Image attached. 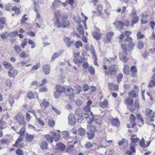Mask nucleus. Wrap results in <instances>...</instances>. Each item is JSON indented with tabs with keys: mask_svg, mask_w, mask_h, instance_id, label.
I'll return each mask as SVG.
<instances>
[{
	"mask_svg": "<svg viewBox=\"0 0 155 155\" xmlns=\"http://www.w3.org/2000/svg\"><path fill=\"white\" fill-rule=\"evenodd\" d=\"M125 34L122 33L119 36V41L120 42H127V43H122L121 44V47L126 52H130L134 47L135 44L133 42V39L131 37L124 38Z\"/></svg>",
	"mask_w": 155,
	"mask_h": 155,
	"instance_id": "obj_1",
	"label": "nucleus"
},
{
	"mask_svg": "<svg viewBox=\"0 0 155 155\" xmlns=\"http://www.w3.org/2000/svg\"><path fill=\"white\" fill-rule=\"evenodd\" d=\"M131 142L130 144V149L133 153L135 152V147L137 146L136 143H137L139 140V139L137 137H135V136L132 135L130 138Z\"/></svg>",
	"mask_w": 155,
	"mask_h": 155,
	"instance_id": "obj_2",
	"label": "nucleus"
},
{
	"mask_svg": "<svg viewBox=\"0 0 155 155\" xmlns=\"http://www.w3.org/2000/svg\"><path fill=\"white\" fill-rule=\"evenodd\" d=\"M15 118L17 122L20 125L22 126L26 125V124L25 120V117L22 114H18L15 116Z\"/></svg>",
	"mask_w": 155,
	"mask_h": 155,
	"instance_id": "obj_3",
	"label": "nucleus"
},
{
	"mask_svg": "<svg viewBox=\"0 0 155 155\" xmlns=\"http://www.w3.org/2000/svg\"><path fill=\"white\" fill-rule=\"evenodd\" d=\"M130 16H132V23L131 24L132 26L133 27L134 25L137 23L139 20V18L137 15V12L136 11L134 10H132L131 13L130 14Z\"/></svg>",
	"mask_w": 155,
	"mask_h": 155,
	"instance_id": "obj_4",
	"label": "nucleus"
},
{
	"mask_svg": "<svg viewBox=\"0 0 155 155\" xmlns=\"http://www.w3.org/2000/svg\"><path fill=\"white\" fill-rule=\"evenodd\" d=\"M139 107V104L137 100L135 101L134 105H133L129 108V110L133 113H136L138 111Z\"/></svg>",
	"mask_w": 155,
	"mask_h": 155,
	"instance_id": "obj_5",
	"label": "nucleus"
},
{
	"mask_svg": "<svg viewBox=\"0 0 155 155\" xmlns=\"http://www.w3.org/2000/svg\"><path fill=\"white\" fill-rule=\"evenodd\" d=\"M117 66L116 64H112L108 67L110 74L111 75H115L117 71Z\"/></svg>",
	"mask_w": 155,
	"mask_h": 155,
	"instance_id": "obj_6",
	"label": "nucleus"
},
{
	"mask_svg": "<svg viewBox=\"0 0 155 155\" xmlns=\"http://www.w3.org/2000/svg\"><path fill=\"white\" fill-rule=\"evenodd\" d=\"M54 15L56 18L54 25L57 27H60V18L61 13L59 11H57L55 12Z\"/></svg>",
	"mask_w": 155,
	"mask_h": 155,
	"instance_id": "obj_7",
	"label": "nucleus"
},
{
	"mask_svg": "<svg viewBox=\"0 0 155 155\" xmlns=\"http://www.w3.org/2000/svg\"><path fill=\"white\" fill-rule=\"evenodd\" d=\"M61 21L60 23V27L63 28L67 27L69 25V23L66 18L64 16H62Z\"/></svg>",
	"mask_w": 155,
	"mask_h": 155,
	"instance_id": "obj_8",
	"label": "nucleus"
},
{
	"mask_svg": "<svg viewBox=\"0 0 155 155\" xmlns=\"http://www.w3.org/2000/svg\"><path fill=\"white\" fill-rule=\"evenodd\" d=\"M123 50L124 52L121 51L119 53V58L121 60L126 62L128 60V58L126 57L125 54H127L128 52L129 53L130 52H126L124 50Z\"/></svg>",
	"mask_w": 155,
	"mask_h": 155,
	"instance_id": "obj_9",
	"label": "nucleus"
},
{
	"mask_svg": "<svg viewBox=\"0 0 155 155\" xmlns=\"http://www.w3.org/2000/svg\"><path fill=\"white\" fill-rule=\"evenodd\" d=\"M74 117V114H70L68 116V123L71 125H74L75 124L76 120Z\"/></svg>",
	"mask_w": 155,
	"mask_h": 155,
	"instance_id": "obj_10",
	"label": "nucleus"
},
{
	"mask_svg": "<svg viewBox=\"0 0 155 155\" xmlns=\"http://www.w3.org/2000/svg\"><path fill=\"white\" fill-rule=\"evenodd\" d=\"M85 48L87 50L90 51L93 55L95 56V49L92 45H90L89 43L86 44L85 46Z\"/></svg>",
	"mask_w": 155,
	"mask_h": 155,
	"instance_id": "obj_11",
	"label": "nucleus"
},
{
	"mask_svg": "<svg viewBox=\"0 0 155 155\" xmlns=\"http://www.w3.org/2000/svg\"><path fill=\"white\" fill-rule=\"evenodd\" d=\"M8 74L10 77H13L17 75V72L13 67H12L9 70H8Z\"/></svg>",
	"mask_w": 155,
	"mask_h": 155,
	"instance_id": "obj_12",
	"label": "nucleus"
},
{
	"mask_svg": "<svg viewBox=\"0 0 155 155\" xmlns=\"http://www.w3.org/2000/svg\"><path fill=\"white\" fill-rule=\"evenodd\" d=\"M55 148L61 151H64L65 150V146L63 143L58 142L56 143L55 145Z\"/></svg>",
	"mask_w": 155,
	"mask_h": 155,
	"instance_id": "obj_13",
	"label": "nucleus"
},
{
	"mask_svg": "<svg viewBox=\"0 0 155 155\" xmlns=\"http://www.w3.org/2000/svg\"><path fill=\"white\" fill-rule=\"evenodd\" d=\"M116 28L122 30L124 27V23L119 21H116L114 23Z\"/></svg>",
	"mask_w": 155,
	"mask_h": 155,
	"instance_id": "obj_14",
	"label": "nucleus"
},
{
	"mask_svg": "<svg viewBox=\"0 0 155 155\" xmlns=\"http://www.w3.org/2000/svg\"><path fill=\"white\" fill-rule=\"evenodd\" d=\"M43 70L45 75H48L50 72V67L49 64H45L43 67Z\"/></svg>",
	"mask_w": 155,
	"mask_h": 155,
	"instance_id": "obj_15",
	"label": "nucleus"
},
{
	"mask_svg": "<svg viewBox=\"0 0 155 155\" xmlns=\"http://www.w3.org/2000/svg\"><path fill=\"white\" fill-rule=\"evenodd\" d=\"M130 71L132 72L131 76L134 78L136 77L137 70L136 67L134 65L132 66L130 68Z\"/></svg>",
	"mask_w": 155,
	"mask_h": 155,
	"instance_id": "obj_16",
	"label": "nucleus"
},
{
	"mask_svg": "<svg viewBox=\"0 0 155 155\" xmlns=\"http://www.w3.org/2000/svg\"><path fill=\"white\" fill-rule=\"evenodd\" d=\"M73 93V89L70 87L67 89V90L65 92V94L66 96H69L71 97H73L74 96Z\"/></svg>",
	"mask_w": 155,
	"mask_h": 155,
	"instance_id": "obj_17",
	"label": "nucleus"
},
{
	"mask_svg": "<svg viewBox=\"0 0 155 155\" xmlns=\"http://www.w3.org/2000/svg\"><path fill=\"white\" fill-rule=\"evenodd\" d=\"M75 114L78 117H82L83 116V113L82 110L81 108L77 109L75 111ZM83 118L81 117V120H83Z\"/></svg>",
	"mask_w": 155,
	"mask_h": 155,
	"instance_id": "obj_18",
	"label": "nucleus"
},
{
	"mask_svg": "<svg viewBox=\"0 0 155 155\" xmlns=\"http://www.w3.org/2000/svg\"><path fill=\"white\" fill-rule=\"evenodd\" d=\"M64 50H60L58 52H56L54 53L53 55H52L51 58V61H53L55 59H56L60 55H61V54L62 53L64 52Z\"/></svg>",
	"mask_w": 155,
	"mask_h": 155,
	"instance_id": "obj_19",
	"label": "nucleus"
},
{
	"mask_svg": "<svg viewBox=\"0 0 155 155\" xmlns=\"http://www.w3.org/2000/svg\"><path fill=\"white\" fill-rule=\"evenodd\" d=\"M112 125L114 126L119 127L120 125V123L118 120L117 119H113L111 121Z\"/></svg>",
	"mask_w": 155,
	"mask_h": 155,
	"instance_id": "obj_20",
	"label": "nucleus"
},
{
	"mask_svg": "<svg viewBox=\"0 0 155 155\" xmlns=\"http://www.w3.org/2000/svg\"><path fill=\"white\" fill-rule=\"evenodd\" d=\"M56 90L57 91H58L61 94H62L65 91V88L64 87L59 84H58L56 85Z\"/></svg>",
	"mask_w": 155,
	"mask_h": 155,
	"instance_id": "obj_21",
	"label": "nucleus"
},
{
	"mask_svg": "<svg viewBox=\"0 0 155 155\" xmlns=\"http://www.w3.org/2000/svg\"><path fill=\"white\" fill-rule=\"evenodd\" d=\"M44 137L48 142L52 143L53 142V137L51 135L47 134L44 136Z\"/></svg>",
	"mask_w": 155,
	"mask_h": 155,
	"instance_id": "obj_22",
	"label": "nucleus"
},
{
	"mask_svg": "<svg viewBox=\"0 0 155 155\" xmlns=\"http://www.w3.org/2000/svg\"><path fill=\"white\" fill-rule=\"evenodd\" d=\"M136 120L135 117L133 114H131L130 117V125L131 124V126L132 127H134L135 124V121Z\"/></svg>",
	"mask_w": 155,
	"mask_h": 155,
	"instance_id": "obj_23",
	"label": "nucleus"
},
{
	"mask_svg": "<svg viewBox=\"0 0 155 155\" xmlns=\"http://www.w3.org/2000/svg\"><path fill=\"white\" fill-rule=\"evenodd\" d=\"M90 120L91 121H94L95 123L98 124L100 125L101 124V120L96 118V116L92 117L89 118Z\"/></svg>",
	"mask_w": 155,
	"mask_h": 155,
	"instance_id": "obj_24",
	"label": "nucleus"
},
{
	"mask_svg": "<svg viewBox=\"0 0 155 155\" xmlns=\"http://www.w3.org/2000/svg\"><path fill=\"white\" fill-rule=\"evenodd\" d=\"M48 143L45 141H43L40 144V147L43 150H47L48 148Z\"/></svg>",
	"mask_w": 155,
	"mask_h": 155,
	"instance_id": "obj_25",
	"label": "nucleus"
},
{
	"mask_svg": "<svg viewBox=\"0 0 155 155\" xmlns=\"http://www.w3.org/2000/svg\"><path fill=\"white\" fill-rule=\"evenodd\" d=\"M92 35L97 40L99 39L101 36V35L100 33L96 31L92 33Z\"/></svg>",
	"mask_w": 155,
	"mask_h": 155,
	"instance_id": "obj_26",
	"label": "nucleus"
},
{
	"mask_svg": "<svg viewBox=\"0 0 155 155\" xmlns=\"http://www.w3.org/2000/svg\"><path fill=\"white\" fill-rule=\"evenodd\" d=\"M3 65L5 68L8 70H9L13 67L11 64L6 61L3 62Z\"/></svg>",
	"mask_w": 155,
	"mask_h": 155,
	"instance_id": "obj_27",
	"label": "nucleus"
},
{
	"mask_svg": "<svg viewBox=\"0 0 155 155\" xmlns=\"http://www.w3.org/2000/svg\"><path fill=\"white\" fill-rule=\"evenodd\" d=\"M123 70L124 73L128 75L129 74L130 72L129 67L128 65H124Z\"/></svg>",
	"mask_w": 155,
	"mask_h": 155,
	"instance_id": "obj_28",
	"label": "nucleus"
},
{
	"mask_svg": "<svg viewBox=\"0 0 155 155\" xmlns=\"http://www.w3.org/2000/svg\"><path fill=\"white\" fill-rule=\"evenodd\" d=\"M133 102V100L130 97L127 98L124 101L125 104L128 105L131 104Z\"/></svg>",
	"mask_w": 155,
	"mask_h": 155,
	"instance_id": "obj_29",
	"label": "nucleus"
},
{
	"mask_svg": "<svg viewBox=\"0 0 155 155\" xmlns=\"http://www.w3.org/2000/svg\"><path fill=\"white\" fill-rule=\"evenodd\" d=\"M77 28L80 33L82 35H83L84 34V31L82 26L80 24L78 25Z\"/></svg>",
	"mask_w": 155,
	"mask_h": 155,
	"instance_id": "obj_30",
	"label": "nucleus"
},
{
	"mask_svg": "<svg viewBox=\"0 0 155 155\" xmlns=\"http://www.w3.org/2000/svg\"><path fill=\"white\" fill-rule=\"evenodd\" d=\"M74 90L76 91L75 94H78L81 91V87L80 85H77L74 86Z\"/></svg>",
	"mask_w": 155,
	"mask_h": 155,
	"instance_id": "obj_31",
	"label": "nucleus"
},
{
	"mask_svg": "<svg viewBox=\"0 0 155 155\" xmlns=\"http://www.w3.org/2000/svg\"><path fill=\"white\" fill-rule=\"evenodd\" d=\"M152 112L153 110H152L150 109L149 108H147L145 110V114L147 116L149 117L151 116V113Z\"/></svg>",
	"mask_w": 155,
	"mask_h": 155,
	"instance_id": "obj_32",
	"label": "nucleus"
},
{
	"mask_svg": "<svg viewBox=\"0 0 155 155\" xmlns=\"http://www.w3.org/2000/svg\"><path fill=\"white\" fill-rule=\"evenodd\" d=\"M27 97L28 98L30 99H33L35 98V95L33 92L31 91H30L27 93Z\"/></svg>",
	"mask_w": 155,
	"mask_h": 155,
	"instance_id": "obj_33",
	"label": "nucleus"
},
{
	"mask_svg": "<svg viewBox=\"0 0 155 155\" xmlns=\"http://www.w3.org/2000/svg\"><path fill=\"white\" fill-rule=\"evenodd\" d=\"M14 51L17 54H19L21 51V47L17 45H15L14 47Z\"/></svg>",
	"mask_w": 155,
	"mask_h": 155,
	"instance_id": "obj_34",
	"label": "nucleus"
},
{
	"mask_svg": "<svg viewBox=\"0 0 155 155\" xmlns=\"http://www.w3.org/2000/svg\"><path fill=\"white\" fill-rule=\"evenodd\" d=\"M79 134L81 136H83L85 134V129L80 127L78 129Z\"/></svg>",
	"mask_w": 155,
	"mask_h": 155,
	"instance_id": "obj_35",
	"label": "nucleus"
},
{
	"mask_svg": "<svg viewBox=\"0 0 155 155\" xmlns=\"http://www.w3.org/2000/svg\"><path fill=\"white\" fill-rule=\"evenodd\" d=\"M28 43L29 44L31 45H32L31 47V48L32 49L34 48L36 46L35 43L33 41L30 39H28Z\"/></svg>",
	"mask_w": 155,
	"mask_h": 155,
	"instance_id": "obj_36",
	"label": "nucleus"
},
{
	"mask_svg": "<svg viewBox=\"0 0 155 155\" xmlns=\"http://www.w3.org/2000/svg\"><path fill=\"white\" fill-rule=\"evenodd\" d=\"M108 104V101L106 100H104V101L101 102L100 104V106L102 108H104Z\"/></svg>",
	"mask_w": 155,
	"mask_h": 155,
	"instance_id": "obj_37",
	"label": "nucleus"
},
{
	"mask_svg": "<svg viewBox=\"0 0 155 155\" xmlns=\"http://www.w3.org/2000/svg\"><path fill=\"white\" fill-rule=\"evenodd\" d=\"M40 104L41 106H44L45 108L49 105V102L48 101H46L45 100H43L42 102Z\"/></svg>",
	"mask_w": 155,
	"mask_h": 155,
	"instance_id": "obj_38",
	"label": "nucleus"
},
{
	"mask_svg": "<svg viewBox=\"0 0 155 155\" xmlns=\"http://www.w3.org/2000/svg\"><path fill=\"white\" fill-rule=\"evenodd\" d=\"M18 33V31H13L12 32H9L8 34V36L11 37H15L16 35H17Z\"/></svg>",
	"mask_w": 155,
	"mask_h": 155,
	"instance_id": "obj_39",
	"label": "nucleus"
},
{
	"mask_svg": "<svg viewBox=\"0 0 155 155\" xmlns=\"http://www.w3.org/2000/svg\"><path fill=\"white\" fill-rule=\"evenodd\" d=\"M137 46L140 49H142L144 46L143 42L140 41H139L137 44Z\"/></svg>",
	"mask_w": 155,
	"mask_h": 155,
	"instance_id": "obj_40",
	"label": "nucleus"
},
{
	"mask_svg": "<svg viewBox=\"0 0 155 155\" xmlns=\"http://www.w3.org/2000/svg\"><path fill=\"white\" fill-rule=\"evenodd\" d=\"M53 140H54L55 142H57L58 141L60 138V135L58 134H57L53 137Z\"/></svg>",
	"mask_w": 155,
	"mask_h": 155,
	"instance_id": "obj_41",
	"label": "nucleus"
},
{
	"mask_svg": "<svg viewBox=\"0 0 155 155\" xmlns=\"http://www.w3.org/2000/svg\"><path fill=\"white\" fill-rule=\"evenodd\" d=\"M12 11L15 12V13L18 15L20 13V10L19 8L16 6H14L12 9Z\"/></svg>",
	"mask_w": 155,
	"mask_h": 155,
	"instance_id": "obj_42",
	"label": "nucleus"
},
{
	"mask_svg": "<svg viewBox=\"0 0 155 155\" xmlns=\"http://www.w3.org/2000/svg\"><path fill=\"white\" fill-rule=\"evenodd\" d=\"M23 140L22 137H19L17 140L15 144L14 147H17L18 146V143H20Z\"/></svg>",
	"mask_w": 155,
	"mask_h": 155,
	"instance_id": "obj_43",
	"label": "nucleus"
},
{
	"mask_svg": "<svg viewBox=\"0 0 155 155\" xmlns=\"http://www.w3.org/2000/svg\"><path fill=\"white\" fill-rule=\"evenodd\" d=\"M75 45L76 48H79L80 46L81 47L82 46V44L81 41H78L76 42Z\"/></svg>",
	"mask_w": 155,
	"mask_h": 155,
	"instance_id": "obj_44",
	"label": "nucleus"
},
{
	"mask_svg": "<svg viewBox=\"0 0 155 155\" xmlns=\"http://www.w3.org/2000/svg\"><path fill=\"white\" fill-rule=\"evenodd\" d=\"M137 36L138 39L142 38L144 37L143 35L140 31L137 32Z\"/></svg>",
	"mask_w": 155,
	"mask_h": 155,
	"instance_id": "obj_45",
	"label": "nucleus"
},
{
	"mask_svg": "<svg viewBox=\"0 0 155 155\" xmlns=\"http://www.w3.org/2000/svg\"><path fill=\"white\" fill-rule=\"evenodd\" d=\"M141 21L142 24H145L147 22V19L145 17V16L143 14L141 15Z\"/></svg>",
	"mask_w": 155,
	"mask_h": 155,
	"instance_id": "obj_46",
	"label": "nucleus"
},
{
	"mask_svg": "<svg viewBox=\"0 0 155 155\" xmlns=\"http://www.w3.org/2000/svg\"><path fill=\"white\" fill-rule=\"evenodd\" d=\"M123 77V75L122 74H120L117 75V80L118 83L121 81Z\"/></svg>",
	"mask_w": 155,
	"mask_h": 155,
	"instance_id": "obj_47",
	"label": "nucleus"
},
{
	"mask_svg": "<svg viewBox=\"0 0 155 155\" xmlns=\"http://www.w3.org/2000/svg\"><path fill=\"white\" fill-rule=\"evenodd\" d=\"M27 38H25L24 39V40L22 41L21 44V46L23 48H24L25 46L27 45Z\"/></svg>",
	"mask_w": 155,
	"mask_h": 155,
	"instance_id": "obj_48",
	"label": "nucleus"
},
{
	"mask_svg": "<svg viewBox=\"0 0 155 155\" xmlns=\"http://www.w3.org/2000/svg\"><path fill=\"white\" fill-rule=\"evenodd\" d=\"M128 94L130 97H136V95L135 94V92L134 90L130 91L129 92Z\"/></svg>",
	"mask_w": 155,
	"mask_h": 155,
	"instance_id": "obj_49",
	"label": "nucleus"
},
{
	"mask_svg": "<svg viewBox=\"0 0 155 155\" xmlns=\"http://www.w3.org/2000/svg\"><path fill=\"white\" fill-rule=\"evenodd\" d=\"M27 16L26 14H25L23 16L22 18L21 21V23L23 24L27 20L28 18L26 17V16Z\"/></svg>",
	"mask_w": 155,
	"mask_h": 155,
	"instance_id": "obj_50",
	"label": "nucleus"
},
{
	"mask_svg": "<svg viewBox=\"0 0 155 155\" xmlns=\"http://www.w3.org/2000/svg\"><path fill=\"white\" fill-rule=\"evenodd\" d=\"M34 137L32 135H29L28 134L26 136V139L29 142L31 141L32 140Z\"/></svg>",
	"mask_w": 155,
	"mask_h": 155,
	"instance_id": "obj_51",
	"label": "nucleus"
},
{
	"mask_svg": "<svg viewBox=\"0 0 155 155\" xmlns=\"http://www.w3.org/2000/svg\"><path fill=\"white\" fill-rule=\"evenodd\" d=\"M8 36V34H7V32L5 31L4 33L1 34V37L2 39H4L7 38Z\"/></svg>",
	"mask_w": 155,
	"mask_h": 155,
	"instance_id": "obj_52",
	"label": "nucleus"
},
{
	"mask_svg": "<svg viewBox=\"0 0 155 155\" xmlns=\"http://www.w3.org/2000/svg\"><path fill=\"white\" fill-rule=\"evenodd\" d=\"M41 66L40 63H38L36 65H34L31 68V70H36L39 68Z\"/></svg>",
	"mask_w": 155,
	"mask_h": 155,
	"instance_id": "obj_53",
	"label": "nucleus"
},
{
	"mask_svg": "<svg viewBox=\"0 0 155 155\" xmlns=\"http://www.w3.org/2000/svg\"><path fill=\"white\" fill-rule=\"evenodd\" d=\"M155 85V81L152 79L150 82L148 87H151Z\"/></svg>",
	"mask_w": 155,
	"mask_h": 155,
	"instance_id": "obj_54",
	"label": "nucleus"
},
{
	"mask_svg": "<svg viewBox=\"0 0 155 155\" xmlns=\"http://www.w3.org/2000/svg\"><path fill=\"white\" fill-rule=\"evenodd\" d=\"M93 146V145L92 143L89 142H87L85 143L84 147L87 149H89Z\"/></svg>",
	"mask_w": 155,
	"mask_h": 155,
	"instance_id": "obj_55",
	"label": "nucleus"
},
{
	"mask_svg": "<svg viewBox=\"0 0 155 155\" xmlns=\"http://www.w3.org/2000/svg\"><path fill=\"white\" fill-rule=\"evenodd\" d=\"M140 145L143 148H144L146 147V146H145L144 143V140L143 138H142L140 142Z\"/></svg>",
	"mask_w": 155,
	"mask_h": 155,
	"instance_id": "obj_56",
	"label": "nucleus"
},
{
	"mask_svg": "<svg viewBox=\"0 0 155 155\" xmlns=\"http://www.w3.org/2000/svg\"><path fill=\"white\" fill-rule=\"evenodd\" d=\"M89 139L91 140L94 137V134L93 132H87Z\"/></svg>",
	"mask_w": 155,
	"mask_h": 155,
	"instance_id": "obj_57",
	"label": "nucleus"
},
{
	"mask_svg": "<svg viewBox=\"0 0 155 155\" xmlns=\"http://www.w3.org/2000/svg\"><path fill=\"white\" fill-rule=\"evenodd\" d=\"M20 55L21 57L25 58H27L28 55L24 51H23L20 54Z\"/></svg>",
	"mask_w": 155,
	"mask_h": 155,
	"instance_id": "obj_58",
	"label": "nucleus"
},
{
	"mask_svg": "<svg viewBox=\"0 0 155 155\" xmlns=\"http://www.w3.org/2000/svg\"><path fill=\"white\" fill-rule=\"evenodd\" d=\"M89 71L91 74L94 75L95 74L94 69L91 66L89 67L88 69Z\"/></svg>",
	"mask_w": 155,
	"mask_h": 155,
	"instance_id": "obj_59",
	"label": "nucleus"
},
{
	"mask_svg": "<svg viewBox=\"0 0 155 155\" xmlns=\"http://www.w3.org/2000/svg\"><path fill=\"white\" fill-rule=\"evenodd\" d=\"M91 132H96L97 131L96 127L95 126H91L89 127V129Z\"/></svg>",
	"mask_w": 155,
	"mask_h": 155,
	"instance_id": "obj_60",
	"label": "nucleus"
},
{
	"mask_svg": "<svg viewBox=\"0 0 155 155\" xmlns=\"http://www.w3.org/2000/svg\"><path fill=\"white\" fill-rule=\"evenodd\" d=\"M74 147V145H71L68 146L67 148L66 152H69L71 151L73 149Z\"/></svg>",
	"mask_w": 155,
	"mask_h": 155,
	"instance_id": "obj_61",
	"label": "nucleus"
},
{
	"mask_svg": "<svg viewBox=\"0 0 155 155\" xmlns=\"http://www.w3.org/2000/svg\"><path fill=\"white\" fill-rule=\"evenodd\" d=\"M9 98V104L11 106H12L13 104L15 102L14 98L12 97H10Z\"/></svg>",
	"mask_w": 155,
	"mask_h": 155,
	"instance_id": "obj_62",
	"label": "nucleus"
},
{
	"mask_svg": "<svg viewBox=\"0 0 155 155\" xmlns=\"http://www.w3.org/2000/svg\"><path fill=\"white\" fill-rule=\"evenodd\" d=\"M61 94V93L56 91L54 92V96L55 98H57L59 97Z\"/></svg>",
	"mask_w": 155,
	"mask_h": 155,
	"instance_id": "obj_63",
	"label": "nucleus"
},
{
	"mask_svg": "<svg viewBox=\"0 0 155 155\" xmlns=\"http://www.w3.org/2000/svg\"><path fill=\"white\" fill-rule=\"evenodd\" d=\"M12 84V82L11 80L10 79L7 80L6 82V85L9 87L11 86Z\"/></svg>",
	"mask_w": 155,
	"mask_h": 155,
	"instance_id": "obj_64",
	"label": "nucleus"
}]
</instances>
